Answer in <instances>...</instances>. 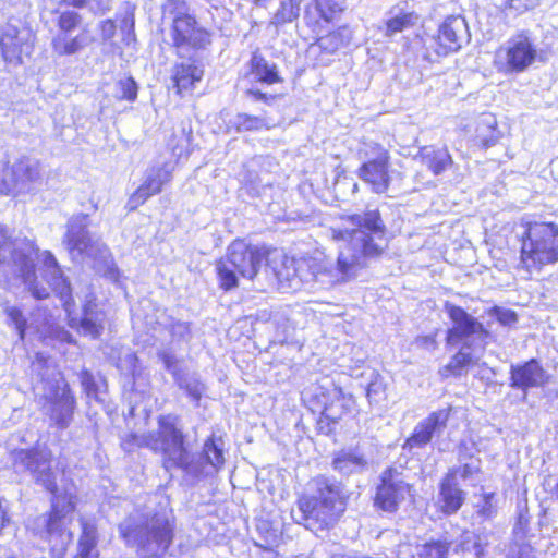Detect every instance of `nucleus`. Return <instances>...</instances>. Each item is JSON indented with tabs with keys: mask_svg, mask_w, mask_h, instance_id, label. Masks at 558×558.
Wrapping results in <instances>:
<instances>
[{
	"mask_svg": "<svg viewBox=\"0 0 558 558\" xmlns=\"http://www.w3.org/2000/svg\"><path fill=\"white\" fill-rule=\"evenodd\" d=\"M343 226L330 228L335 241H348L339 252L337 265L326 258L295 259L286 255L274 258L269 268L282 291L298 290L312 280L335 284L352 276L366 265L368 258L379 256L387 246L385 225L377 210L342 218Z\"/></svg>",
	"mask_w": 558,
	"mask_h": 558,
	"instance_id": "nucleus-1",
	"label": "nucleus"
},
{
	"mask_svg": "<svg viewBox=\"0 0 558 558\" xmlns=\"http://www.w3.org/2000/svg\"><path fill=\"white\" fill-rule=\"evenodd\" d=\"M35 250L28 242H12L7 230L0 227V274L12 275L22 280L35 299L43 300L53 291L60 299L68 313L69 324L80 332L92 338H98L105 327L106 315L98 310L90 284H82L75 290V298L82 303V316H74L75 299L72 288L63 278L57 259L49 252L43 254L44 270L41 284L34 270Z\"/></svg>",
	"mask_w": 558,
	"mask_h": 558,
	"instance_id": "nucleus-2",
	"label": "nucleus"
},
{
	"mask_svg": "<svg viewBox=\"0 0 558 558\" xmlns=\"http://www.w3.org/2000/svg\"><path fill=\"white\" fill-rule=\"evenodd\" d=\"M295 520L310 530L332 527L347 508L345 498L338 484L319 476L311 481L308 492L296 501Z\"/></svg>",
	"mask_w": 558,
	"mask_h": 558,
	"instance_id": "nucleus-3",
	"label": "nucleus"
},
{
	"mask_svg": "<svg viewBox=\"0 0 558 558\" xmlns=\"http://www.w3.org/2000/svg\"><path fill=\"white\" fill-rule=\"evenodd\" d=\"M119 531L126 545L136 547L144 558L163 555L173 539V524L165 509L133 513L120 524Z\"/></svg>",
	"mask_w": 558,
	"mask_h": 558,
	"instance_id": "nucleus-4",
	"label": "nucleus"
},
{
	"mask_svg": "<svg viewBox=\"0 0 558 558\" xmlns=\"http://www.w3.org/2000/svg\"><path fill=\"white\" fill-rule=\"evenodd\" d=\"M133 446L145 447L156 453L162 454L163 465L167 470L181 468L190 469V454L184 446V435L179 424V417L172 414L158 417V430L149 434H131L123 440L125 450Z\"/></svg>",
	"mask_w": 558,
	"mask_h": 558,
	"instance_id": "nucleus-5",
	"label": "nucleus"
},
{
	"mask_svg": "<svg viewBox=\"0 0 558 558\" xmlns=\"http://www.w3.org/2000/svg\"><path fill=\"white\" fill-rule=\"evenodd\" d=\"M520 263L527 271L541 270L558 262V225L529 221L522 223Z\"/></svg>",
	"mask_w": 558,
	"mask_h": 558,
	"instance_id": "nucleus-6",
	"label": "nucleus"
},
{
	"mask_svg": "<svg viewBox=\"0 0 558 558\" xmlns=\"http://www.w3.org/2000/svg\"><path fill=\"white\" fill-rule=\"evenodd\" d=\"M264 259L265 253L257 246L243 240L233 241L228 247L227 255L216 265L220 288L225 291L234 289L239 286L240 277L253 280Z\"/></svg>",
	"mask_w": 558,
	"mask_h": 558,
	"instance_id": "nucleus-7",
	"label": "nucleus"
},
{
	"mask_svg": "<svg viewBox=\"0 0 558 558\" xmlns=\"http://www.w3.org/2000/svg\"><path fill=\"white\" fill-rule=\"evenodd\" d=\"M12 468L17 474H28L36 484L41 485L53 495L52 505L57 499L61 505L71 500L74 505L72 495L57 494V473L52 469V452L47 447H36L32 449L13 450L10 454Z\"/></svg>",
	"mask_w": 558,
	"mask_h": 558,
	"instance_id": "nucleus-8",
	"label": "nucleus"
},
{
	"mask_svg": "<svg viewBox=\"0 0 558 558\" xmlns=\"http://www.w3.org/2000/svg\"><path fill=\"white\" fill-rule=\"evenodd\" d=\"M40 162L31 157H21L12 163L0 165V193L19 195L29 193L41 184Z\"/></svg>",
	"mask_w": 558,
	"mask_h": 558,
	"instance_id": "nucleus-9",
	"label": "nucleus"
},
{
	"mask_svg": "<svg viewBox=\"0 0 558 558\" xmlns=\"http://www.w3.org/2000/svg\"><path fill=\"white\" fill-rule=\"evenodd\" d=\"M41 398L47 414L60 428H65L72 421L75 400L71 395L69 385L59 372H52L51 378L41 381Z\"/></svg>",
	"mask_w": 558,
	"mask_h": 558,
	"instance_id": "nucleus-10",
	"label": "nucleus"
},
{
	"mask_svg": "<svg viewBox=\"0 0 558 558\" xmlns=\"http://www.w3.org/2000/svg\"><path fill=\"white\" fill-rule=\"evenodd\" d=\"M537 49L524 34L508 39L495 52L494 63L499 72L505 74L521 73L536 60Z\"/></svg>",
	"mask_w": 558,
	"mask_h": 558,
	"instance_id": "nucleus-11",
	"label": "nucleus"
},
{
	"mask_svg": "<svg viewBox=\"0 0 558 558\" xmlns=\"http://www.w3.org/2000/svg\"><path fill=\"white\" fill-rule=\"evenodd\" d=\"M360 155L366 161L357 170L359 178L367 183L373 192L385 193L390 184L389 151L377 143L364 142Z\"/></svg>",
	"mask_w": 558,
	"mask_h": 558,
	"instance_id": "nucleus-12",
	"label": "nucleus"
},
{
	"mask_svg": "<svg viewBox=\"0 0 558 558\" xmlns=\"http://www.w3.org/2000/svg\"><path fill=\"white\" fill-rule=\"evenodd\" d=\"M89 225L88 215L78 214L68 222L65 242L74 258H90L105 260L108 256V247L87 231Z\"/></svg>",
	"mask_w": 558,
	"mask_h": 558,
	"instance_id": "nucleus-13",
	"label": "nucleus"
},
{
	"mask_svg": "<svg viewBox=\"0 0 558 558\" xmlns=\"http://www.w3.org/2000/svg\"><path fill=\"white\" fill-rule=\"evenodd\" d=\"M469 40V29L461 16H449L439 26L438 34L426 41V58L432 59V49L437 57L458 51Z\"/></svg>",
	"mask_w": 558,
	"mask_h": 558,
	"instance_id": "nucleus-14",
	"label": "nucleus"
},
{
	"mask_svg": "<svg viewBox=\"0 0 558 558\" xmlns=\"http://www.w3.org/2000/svg\"><path fill=\"white\" fill-rule=\"evenodd\" d=\"M445 310L452 322V327L447 332L448 344L458 345L463 343L471 347L474 341L482 342L487 336L483 325L462 307L447 302Z\"/></svg>",
	"mask_w": 558,
	"mask_h": 558,
	"instance_id": "nucleus-15",
	"label": "nucleus"
},
{
	"mask_svg": "<svg viewBox=\"0 0 558 558\" xmlns=\"http://www.w3.org/2000/svg\"><path fill=\"white\" fill-rule=\"evenodd\" d=\"M171 38L180 57L189 49L202 50L211 44L210 33L199 26L193 16L173 20Z\"/></svg>",
	"mask_w": 558,
	"mask_h": 558,
	"instance_id": "nucleus-16",
	"label": "nucleus"
},
{
	"mask_svg": "<svg viewBox=\"0 0 558 558\" xmlns=\"http://www.w3.org/2000/svg\"><path fill=\"white\" fill-rule=\"evenodd\" d=\"M35 35L28 27L8 25L0 34V49L3 60L14 66L23 63V57L31 56Z\"/></svg>",
	"mask_w": 558,
	"mask_h": 558,
	"instance_id": "nucleus-17",
	"label": "nucleus"
},
{
	"mask_svg": "<svg viewBox=\"0 0 558 558\" xmlns=\"http://www.w3.org/2000/svg\"><path fill=\"white\" fill-rule=\"evenodd\" d=\"M174 166L171 161H157L146 170L143 183L131 195L128 205L135 209L144 204L149 197L159 194L163 185L172 180Z\"/></svg>",
	"mask_w": 558,
	"mask_h": 558,
	"instance_id": "nucleus-18",
	"label": "nucleus"
},
{
	"mask_svg": "<svg viewBox=\"0 0 558 558\" xmlns=\"http://www.w3.org/2000/svg\"><path fill=\"white\" fill-rule=\"evenodd\" d=\"M411 487L401 472L390 468L383 472L381 484L377 488L375 502L385 511H396L399 504L410 494Z\"/></svg>",
	"mask_w": 558,
	"mask_h": 558,
	"instance_id": "nucleus-19",
	"label": "nucleus"
},
{
	"mask_svg": "<svg viewBox=\"0 0 558 558\" xmlns=\"http://www.w3.org/2000/svg\"><path fill=\"white\" fill-rule=\"evenodd\" d=\"M450 409H440L432 412L417 423L412 435L405 440L403 448L413 449L426 446L435 435H440L449 420Z\"/></svg>",
	"mask_w": 558,
	"mask_h": 558,
	"instance_id": "nucleus-20",
	"label": "nucleus"
},
{
	"mask_svg": "<svg viewBox=\"0 0 558 558\" xmlns=\"http://www.w3.org/2000/svg\"><path fill=\"white\" fill-rule=\"evenodd\" d=\"M345 8V0H314L306 8L305 21L307 25L316 29L320 21L329 23L333 21Z\"/></svg>",
	"mask_w": 558,
	"mask_h": 558,
	"instance_id": "nucleus-21",
	"label": "nucleus"
},
{
	"mask_svg": "<svg viewBox=\"0 0 558 558\" xmlns=\"http://www.w3.org/2000/svg\"><path fill=\"white\" fill-rule=\"evenodd\" d=\"M465 492L459 488L456 473L448 472L440 484L438 502L445 514L456 513L463 505Z\"/></svg>",
	"mask_w": 558,
	"mask_h": 558,
	"instance_id": "nucleus-22",
	"label": "nucleus"
},
{
	"mask_svg": "<svg viewBox=\"0 0 558 558\" xmlns=\"http://www.w3.org/2000/svg\"><path fill=\"white\" fill-rule=\"evenodd\" d=\"M546 383V373L542 366L531 360L522 366H511V386L526 389L543 386Z\"/></svg>",
	"mask_w": 558,
	"mask_h": 558,
	"instance_id": "nucleus-23",
	"label": "nucleus"
},
{
	"mask_svg": "<svg viewBox=\"0 0 558 558\" xmlns=\"http://www.w3.org/2000/svg\"><path fill=\"white\" fill-rule=\"evenodd\" d=\"M204 75L202 64L194 61H183L177 63L172 70V80L178 94L192 88L195 83L201 82Z\"/></svg>",
	"mask_w": 558,
	"mask_h": 558,
	"instance_id": "nucleus-24",
	"label": "nucleus"
},
{
	"mask_svg": "<svg viewBox=\"0 0 558 558\" xmlns=\"http://www.w3.org/2000/svg\"><path fill=\"white\" fill-rule=\"evenodd\" d=\"M90 43L86 31L72 36V33H57L51 40L52 50L58 56H71L80 52Z\"/></svg>",
	"mask_w": 558,
	"mask_h": 558,
	"instance_id": "nucleus-25",
	"label": "nucleus"
},
{
	"mask_svg": "<svg viewBox=\"0 0 558 558\" xmlns=\"http://www.w3.org/2000/svg\"><path fill=\"white\" fill-rule=\"evenodd\" d=\"M415 159L427 167L434 175L445 172L451 165L452 158L446 148H436L434 146H424L420 149Z\"/></svg>",
	"mask_w": 558,
	"mask_h": 558,
	"instance_id": "nucleus-26",
	"label": "nucleus"
},
{
	"mask_svg": "<svg viewBox=\"0 0 558 558\" xmlns=\"http://www.w3.org/2000/svg\"><path fill=\"white\" fill-rule=\"evenodd\" d=\"M389 17L385 22L384 35L392 37L418 22V15L404 7L396 5L389 11Z\"/></svg>",
	"mask_w": 558,
	"mask_h": 558,
	"instance_id": "nucleus-27",
	"label": "nucleus"
},
{
	"mask_svg": "<svg viewBox=\"0 0 558 558\" xmlns=\"http://www.w3.org/2000/svg\"><path fill=\"white\" fill-rule=\"evenodd\" d=\"M97 529L94 523L82 521V535L78 541V553L75 558H98Z\"/></svg>",
	"mask_w": 558,
	"mask_h": 558,
	"instance_id": "nucleus-28",
	"label": "nucleus"
},
{
	"mask_svg": "<svg viewBox=\"0 0 558 558\" xmlns=\"http://www.w3.org/2000/svg\"><path fill=\"white\" fill-rule=\"evenodd\" d=\"M352 39V32L349 27L342 26L317 39L316 45L327 53H335L348 46Z\"/></svg>",
	"mask_w": 558,
	"mask_h": 558,
	"instance_id": "nucleus-29",
	"label": "nucleus"
},
{
	"mask_svg": "<svg viewBox=\"0 0 558 558\" xmlns=\"http://www.w3.org/2000/svg\"><path fill=\"white\" fill-rule=\"evenodd\" d=\"M332 465L335 470L349 475L362 471L366 465V460L355 451H340L335 456Z\"/></svg>",
	"mask_w": 558,
	"mask_h": 558,
	"instance_id": "nucleus-30",
	"label": "nucleus"
},
{
	"mask_svg": "<svg viewBox=\"0 0 558 558\" xmlns=\"http://www.w3.org/2000/svg\"><path fill=\"white\" fill-rule=\"evenodd\" d=\"M252 74L258 82L269 85L281 81L276 64L269 63L257 54H254L252 58Z\"/></svg>",
	"mask_w": 558,
	"mask_h": 558,
	"instance_id": "nucleus-31",
	"label": "nucleus"
},
{
	"mask_svg": "<svg viewBox=\"0 0 558 558\" xmlns=\"http://www.w3.org/2000/svg\"><path fill=\"white\" fill-rule=\"evenodd\" d=\"M353 403L351 397H345L342 395L341 390L335 389L333 399L330 405L325 409L324 414L330 418L332 423H337L344 414L351 411Z\"/></svg>",
	"mask_w": 558,
	"mask_h": 558,
	"instance_id": "nucleus-32",
	"label": "nucleus"
},
{
	"mask_svg": "<svg viewBox=\"0 0 558 558\" xmlns=\"http://www.w3.org/2000/svg\"><path fill=\"white\" fill-rule=\"evenodd\" d=\"M497 121L493 114H482L477 121L476 138L483 146L488 147L498 138L496 131Z\"/></svg>",
	"mask_w": 558,
	"mask_h": 558,
	"instance_id": "nucleus-33",
	"label": "nucleus"
},
{
	"mask_svg": "<svg viewBox=\"0 0 558 558\" xmlns=\"http://www.w3.org/2000/svg\"><path fill=\"white\" fill-rule=\"evenodd\" d=\"M233 126L239 132L260 131L270 129V123L265 117L238 113L232 120Z\"/></svg>",
	"mask_w": 558,
	"mask_h": 558,
	"instance_id": "nucleus-34",
	"label": "nucleus"
},
{
	"mask_svg": "<svg viewBox=\"0 0 558 558\" xmlns=\"http://www.w3.org/2000/svg\"><path fill=\"white\" fill-rule=\"evenodd\" d=\"M137 89L133 77H123L114 85V97L119 100L134 101L137 97Z\"/></svg>",
	"mask_w": 558,
	"mask_h": 558,
	"instance_id": "nucleus-35",
	"label": "nucleus"
},
{
	"mask_svg": "<svg viewBox=\"0 0 558 558\" xmlns=\"http://www.w3.org/2000/svg\"><path fill=\"white\" fill-rule=\"evenodd\" d=\"M470 348L471 347L463 344L460 351L448 363L446 369L450 371L452 374L459 375L465 367L473 364L474 359L471 352H469Z\"/></svg>",
	"mask_w": 558,
	"mask_h": 558,
	"instance_id": "nucleus-36",
	"label": "nucleus"
},
{
	"mask_svg": "<svg viewBox=\"0 0 558 558\" xmlns=\"http://www.w3.org/2000/svg\"><path fill=\"white\" fill-rule=\"evenodd\" d=\"M301 0H290L289 2H281L280 9L274 15L276 24H284L292 22L299 16Z\"/></svg>",
	"mask_w": 558,
	"mask_h": 558,
	"instance_id": "nucleus-37",
	"label": "nucleus"
},
{
	"mask_svg": "<svg viewBox=\"0 0 558 558\" xmlns=\"http://www.w3.org/2000/svg\"><path fill=\"white\" fill-rule=\"evenodd\" d=\"M203 454L207 463H209L215 469L220 468L225 462L222 449L217 445L216 440L213 438H209L208 440L205 441Z\"/></svg>",
	"mask_w": 558,
	"mask_h": 558,
	"instance_id": "nucleus-38",
	"label": "nucleus"
},
{
	"mask_svg": "<svg viewBox=\"0 0 558 558\" xmlns=\"http://www.w3.org/2000/svg\"><path fill=\"white\" fill-rule=\"evenodd\" d=\"M82 17L75 11H64L61 12L58 16L57 33H73L75 28L81 24Z\"/></svg>",
	"mask_w": 558,
	"mask_h": 558,
	"instance_id": "nucleus-39",
	"label": "nucleus"
},
{
	"mask_svg": "<svg viewBox=\"0 0 558 558\" xmlns=\"http://www.w3.org/2000/svg\"><path fill=\"white\" fill-rule=\"evenodd\" d=\"M448 545L442 542H430L422 545L417 551L420 558H446Z\"/></svg>",
	"mask_w": 558,
	"mask_h": 558,
	"instance_id": "nucleus-40",
	"label": "nucleus"
},
{
	"mask_svg": "<svg viewBox=\"0 0 558 558\" xmlns=\"http://www.w3.org/2000/svg\"><path fill=\"white\" fill-rule=\"evenodd\" d=\"M4 312L10 323L13 324L17 330L20 339L23 340L27 329V320L25 319L22 311L15 306L5 305Z\"/></svg>",
	"mask_w": 558,
	"mask_h": 558,
	"instance_id": "nucleus-41",
	"label": "nucleus"
},
{
	"mask_svg": "<svg viewBox=\"0 0 558 558\" xmlns=\"http://www.w3.org/2000/svg\"><path fill=\"white\" fill-rule=\"evenodd\" d=\"M186 0H167L162 5L163 15H170L173 20L191 16L187 13Z\"/></svg>",
	"mask_w": 558,
	"mask_h": 558,
	"instance_id": "nucleus-42",
	"label": "nucleus"
},
{
	"mask_svg": "<svg viewBox=\"0 0 558 558\" xmlns=\"http://www.w3.org/2000/svg\"><path fill=\"white\" fill-rule=\"evenodd\" d=\"M481 470V461L477 458L471 457L460 468L452 469L449 472H454L456 477L459 475L461 478L474 480Z\"/></svg>",
	"mask_w": 558,
	"mask_h": 558,
	"instance_id": "nucleus-43",
	"label": "nucleus"
},
{
	"mask_svg": "<svg viewBox=\"0 0 558 558\" xmlns=\"http://www.w3.org/2000/svg\"><path fill=\"white\" fill-rule=\"evenodd\" d=\"M68 4L82 8L84 5L96 13H105L110 9V0H64Z\"/></svg>",
	"mask_w": 558,
	"mask_h": 558,
	"instance_id": "nucleus-44",
	"label": "nucleus"
},
{
	"mask_svg": "<svg viewBox=\"0 0 558 558\" xmlns=\"http://www.w3.org/2000/svg\"><path fill=\"white\" fill-rule=\"evenodd\" d=\"M385 392V385L383 380L376 376L367 386L366 389V397L368 398L369 402H377L378 399L384 395Z\"/></svg>",
	"mask_w": 558,
	"mask_h": 558,
	"instance_id": "nucleus-45",
	"label": "nucleus"
},
{
	"mask_svg": "<svg viewBox=\"0 0 558 558\" xmlns=\"http://www.w3.org/2000/svg\"><path fill=\"white\" fill-rule=\"evenodd\" d=\"M169 331L175 340H187L190 338V325L185 322H174L170 325Z\"/></svg>",
	"mask_w": 558,
	"mask_h": 558,
	"instance_id": "nucleus-46",
	"label": "nucleus"
},
{
	"mask_svg": "<svg viewBox=\"0 0 558 558\" xmlns=\"http://www.w3.org/2000/svg\"><path fill=\"white\" fill-rule=\"evenodd\" d=\"M81 384L88 397H98V388L95 378L88 371H83L80 375Z\"/></svg>",
	"mask_w": 558,
	"mask_h": 558,
	"instance_id": "nucleus-47",
	"label": "nucleus"
},
{
	"mask_svg": "<svg viewBox=\"0 0 558 558\" xmlns=\"http://www.w3.org/2000/svg\"><path fill=\"white\" fill-rule=\"evenodd\" d=\"M495 494H485L483 498V504L478 506L477 513L483 518H492L496 513V506L493 502Z\"/></svg>",
	"mask_w": 558,
	"mask_h": 558,
	"instance_id": "nucleus-48",
	"label": "nucleus"
},
{
	"mask_svg": "<svg viewBox=\"0 0 558 558\" xmlns=\"http://www.w3.org/2000/svg\"><path fill=\"white\" fill-rule=\"evenodd\" d=\"M541 1L542 0H509V4L515 11L524 12L537 7Z\"/></svg>",
	"mask_w": 558,
	"mask_h": 558,
	"instance_id": "nucleus-49",
	"label": "nucleus"
},
{
	"mask_svg": "<svg viewBox=\"0 0 558 558\" xmlns=\"http://www.w3.org/2000/svg\"><path fill=\"white\" fill-rule=\"evenodd\" d=\"M160 360L162 361L167 371H169L172 374H177L178 371V361L175 356L167 351H162L159 354Z\"/></svg>",
	"mask_w": 558,
	"mask_h": 558,
	"instance_id": "nucleus-50",
	"label": "nucleus"
},
{
	"mask_svg": "<svg viewBox=\"0 0 558 558\" xmlns=\"http://www.w3.org/2000/svg\"><path fill=\"white\" fill-rule=\"evenodd\" d=\"M185 389L189 396L194 400L198 401L203 395L204 386L197 380H193L185 384Z\"/></svg>",
	"mask_w": 558,
	"mask_h": 558,
	"instance_id": "nucleus-51",
	"label": "nucleus"
},
{
	"mask_svg": "<svg viewBox=\"0 0 558 558\" xmlns=\"http://www.w3.org/2000/svg\"><path fill=\"white\" fill-rule=\"evenodd\" d=\"M415 343L421 348L435 349L437 345L434 335L417 337Z\"/></svg>",
	"mask_w": 558,
	"mask_h": 558,
	"instance_id": "nucleus-52",
	"label": "nucleus"
},
{
	"mask_svg": "<svg viewBox=\"0 0 558 558\" xmlns=\"http://www.w3.org/2000/svg\"><path fill=\"white\" fill-rule=\"evenodd\" d=\"M116 34V24L111 20H106L101 23V35L104 39H110Z\"/></svg>",
	"mask_w": 558,
	"mask_h": 558,
	"instance_id": "nucleus-53",
	"label": "nucleus"
},
{
	"mask_svg": "<svg viewBox=\"0 0 558 558\" xmlns=\"http://www.w3.org/2000/svg\"><path fill=\"white\" fill-rule=\"evenodd\" d=\"M500 323L509 325L517 322V315L514 312L505 311L499 315Z\"/></svg>",
	"mask_w": 558,
	"mask_h": 558,
	"instance_id": "nucleus-54",
	"label": "nucleus"
},
{
	"mask_svg": "<svg viewBox=\"0 0 558 558\" xmlns=\"http://www.w3.org/2000/svg\"><path fill=\"white\" fill-rule=\"evenodd\" d=\"M246 94L253 97L255 100L267 101L268 99H272L271 96L268 97L265 93L255 89H248Z\"/></svg>",
	"mask_w": 558,
	"mask_h": 558,
	"instance_id": "nucleus-55",
	"label": "nucleus"
},
{
	"mask_svg": "<svg viewBox=\"0 0 558 558\" xmlns=\"http://www.w3.org/2000/svg\"><path fill=\"white\" fill-rule=\"evenodd\" d=\"M125 362L129 364L128 369L132 373L135 371V364L137 362V357L133 353H128L125 355Z\"/></svg>",
	"mask_w": 558,
	"mask_h": 558,
	"instance_id": "nucleus-56",
	"label": "nucleus"
},
{
	"mask_svg": "<svg viewBox=\"0 0 558 558\" xmlns=\"http://www.w3.org/2000/svg\"><path fill=\"white\" fill-rule=\"evenodd\" d=\"M294 558H304V557L298 556V557H294Z\"/></svg>",
	"mask_w": 558,
	"mask_h": 558,
	"instance_id": "nucleus-57",
	"label": "nucleus"
}]
</instances>
